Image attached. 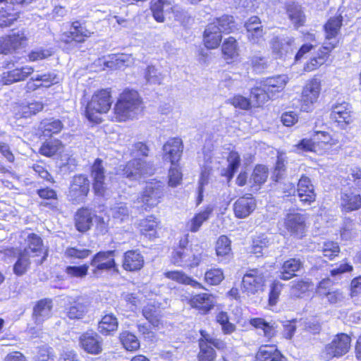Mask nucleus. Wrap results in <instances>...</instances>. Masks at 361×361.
Returning <instances> with one entry per match:
<instances>
[{"instance_id": "774afa93", "label": "nucleus", "mask_w": 361, "mask_h": 361, "mask_svg": "<svg viewBox=\"0 0 361 361\" xmlns=\"http://www.w3.org/2000/svg\"><path fill=\"white\" fill-rule=\"evenodd\" d=\"M283 288V284L279 281H274L270 287L269 295V303L270 305H275Z\"/></svg>"}, {"instance_id": "bf43d9fd", "label": "nucleus", "mask_w": 361, "mask_h": 361, "mask_svg": "<svg viewBox=\"0 0 361 361\" xmlns=\"http://www.w3.org/2000/svg\"><path fill=\"white\" fill-rule=\"evenodd\" d=\"M40 82L43 87H49L59 81L58 75L54 72H48L44 74L35 75V79Z\"/></svg>"}, {"instance_id": "680f3d73", "label": "nucleus", "mask_w": 361, "mask_h": 361, "mask_svg": "<svg viewBox=\"0 0 361 361\" xmlns=\"http://www.w3.org/2000/svg\"><path fill=\"white\" fill-rule=\"evenodd\" d=\"M145 78L147 82L151 84H160L163 80L162 74L154 66L147 67Z\"/></svg>"}, {"instance_id": "e433bc0d", "label": "nucleus", "mask_w": 361, "mask_h": 361, "mask_svg": "<svg viewBox=\"0 0 361 361\" xmlns=\"http://www.w3.org/2000/svg\"><path fill=\"white\" fill-rule=\"evenodd\" d=\"M142 315L154 326H158L162 317V310L158 302H149L142 309Z\"/></svg>"}, {"instance_id": "3c124183", "label": "nucleus", "mask_w": 361, "mask_h": 361, "mask_svg": "<svg viewBox=\"0 0 361 361\" xmlns=\"http://www.w3.org/2000/svg\"><path fill=\"white\" fill-rule=\"evenodd\" d=\"M212 23L217 25L219 31L221 33H228L235 27L233 17L228 15H224L216 18Z\"/></svg>"}, {"instance_id": "c9c22d12", "label": "nucleus", "mask_w": 361, "mask_h": 361, "mask_svg": "<svg viewBox=\"0 0 361 361\" xmlns=\"http://www.w3.org/2000/svg\"><path fill=\"white\" fill-rule=\"evenodd\" d=\"M63 126V125L59 119L47 118L40 122L38 130L41 136L49 137L61 132Z\"/></svg>"}, {"instance_id": "393cba45", "label": "nucleus", "mask_w": 361, "mask_h": 361, "mask_svg": "<svg viewBox=\"0 0 361 361\" xmlns=\"http://www.w3.org/2000/svg\"><path fill=\"white\" fill-rule=\"evenodd\" d=\"M341 207L343 211L350 212L361 208V196L352 191H343L341 193Z\"/></svg>"}, {"instance_id": "de8ad7c7", "label": "nucleus", "mask_w": 361, "mask_h": 361, "mask_svg": "<svg viewBox=\"0 0 361 361\" xmlns=\"http://www.w3.org/2000/svg\"><path fill=\"white\" fill-rule=\"evenodd\" d=\"M18 9L13 11L12 7L6 5L5 8L0 10V27H6L11 26L18 18Z\"/></svg>"}, {"instance_id": "e2e57ef3", "label": "nucleus", "mask_w": 361, "mask_h": 361, "mask_svg": "<svg viewBox=\"0 0 361 361\" xmlns=\"http://www.w3.org/2000/svg\"><path fill=\"white\" fill-rule=\"evenodd\" d=\"M322 251L324 257L333 259L340 252V247L337 243L329 241L324 243Z\"/></svg>"}, {"instance_id": "9b49d317", "label": "nucleus", "mask_w": 361, "mask_h": 361, "mask_svg": "<svg viewBox=\"0 0 361 361\" xmlns=\"http://www.w3.org/2000/svg\"><path fill=\"white\" fill-rule=\"evenodd\" d=\"M115 250L99 252L91 260L90 264L94 267L93 274L98 275L104 271H114L118 272V267L115 262Z\"/></svg>"}, {"instance_id": "dca6fc26", "label": "nucleus", "mask_w": 361, "mask_h": 361, "mask_svg": "<svg viewBox=\"0 0 361 361\" xmlns=\"http://www.w3.org/2000/svg\"><path fill=\"white\" fill-rule=\"evenodd\" d=\"M146 162L140 158H134L125 165H121L118 173L130 180H137L146 173Z\"/></svg>"}, {"instance_id": "09e8293b", "label": "nucleus", "mask_w": 361, "mask_h": 361, "mask_svg": "<svg viewBox=\"0 0 361 361\" xmlns=\"http://www.w3.org/2000/svg\"><path fill=\"white\" fill-rule=\"evenodd\" d=\"M357 228L355 222L350 219L345 218L343 220V226L341 229V236L342 239L348 240L357 236Z\"/></svg>"}, {"instance_id": "37998d69", "label": "nucleus", "mask_w": 361, "mask_h": 361, "mask_svg": "<svg viewBox=\"0 0 361 361\" xmlns=\"http://www.w3.org/2000/svg\"><path fill=\"white\" fill-rule=\"evenodd\" d=\"M158 222L154 216H148L140 221L139 227L142 235L149 236V238L156 236V228Z\"/></svg>"}, {"instance_id": "aec40b11", "label": "nucleus", "mask_w": 361, "mask_h": 361, "mask_svg": "<svg viewBox=\"0 0 361 361\" xmlns=\"http://www.w3.org/2000/svg\"><path fill=\"white\" fill-rule=\"evenodd\" d=\"M297 192L300 201L304 205H310L315 200L316 194L314 186L310 178L306 176H302L298 180Z\"/></svg>"}, {"instance_id": "4d7b16f0", "label": "nucleus", "mask_w": 361, "mask_h": 361, "mask_svg": "<svg viewBox=\"0 0 361 361\" xmlns=\"http://www.w3.org/2000/svg\"><path fill=\"white\" fill-rule=\"evenodd\" d=\"M224 279L223 271L219 268L210 269L204 274L205 282L211 286L219 285Z\"/></svg>"}, {"instance_id": "0e129e2a", "label": "nucleus", "mask_w": 361, "mask_h": 361, "mask_svg": "<svg viewBox=\"0 0 361 361\" xmlns=\"http://www.w3.org/2000/svg\"><path fill=\"white\" fill-rule=\"evenodd\" d=\"M88 269L89 266L87 264L68 266L65 271L71 277L83 278L87 274Z\"/></svg>"}, {"instance_id": "f03ea898", "label": "nucleus", "mask_w": 361, "mask_h": 361, "mask_svg": "<svg viewBox=\"0 0 361 361\" xmlns=\"http://www.w3.org/2000/svg\"><path fill=\"white\" fill-rule=\"evenodd\" d=\"M111 100L110 92L106 90H102L95 93L85 108L87 118L92 122L97 123L100 119L98 114L106 113L111 106Z\"/></svg>"}, {"instance_id": "2f4dec72", "label": "nucleus", "mask_w": 361, "mask_h": 361, "mask_svg": "<svg viewBox=\"0 0 361 361\" xmlns=\"http://www.w3.org/2000/svg\"><path fill=\"white\" fill-rule=\"evenodd\" d=\"M256 361H287L274 345H262L257 355Z\"/></svg>"}, {"instance_id": "423d86ee", "label": "nucleus", "mask_w": 361, "mask_h": 361, "mask_svg": "<svg viewBox=\"0 0 361 361\" xmlns=\"http://www.w3.org/2000/svg\"><path fill=\"white\" fill-rule=\"evenodd\" d=\"M208 255L204 252L195 254L191 248H176L171 255L173 264L180 267H195L207 261Z\"/></svg>"}, {"instance_id": "a878e982", "label": "nucleus", "mask_w": 361, "mask_h": 361, "mask_svg": "<svg viewBox=\"0 0 361 361\" xmlns=\"http://www.w3.org/2000/svg\"><path fill=\"white\" fill-rule=\"evenodd\" d=\"M118 328L117 317L113 313H106L99 322L97 330L103 336H112Z\"/></svg>"}, {"instance_id": "f257e3e1", "label": "nucleus", "mask_w": 361, "mask_h": 361, "mask_svg": "<svg viewBox=\"0 0 361 361\" xmlns=\"http://www.w3.org/2000/svg\"><path fill=\"white\" fill-rule=\"evenodd\" d=\"M142 102L138 92L133 90H125L114 107L116 118L118 121L133 118L142 112Z\"/></svg>"}, {"instance_id": "6e6d98bb", "label": "nucleus", "mask_w": 361, "mask_h": 361, "mask_svg": "<svg viewBox=\"0 0 361 361\" xmlns=\"http://www.w3.org/2000/svg\"><path fill=\"white\" fill-rule=\"evenodd\" d=\"M199 361H214L216 353L214 348L203 340H199Z\"/></svg>"}, {"instance_id": "f704fd0d", "label": "nucleus", "mask_w": 361, "mask_h": 361, "mask_svg": "<svg viewBox=\"0 0 361 361\" xmlns=\"http://www.w3.org/2000/svg\"><path fill=\"white\" fill-rule=\"evenodd\" d=\"M288 81V77L286 75H278L266 78L262 85L274 97L276 93L281 92L285 88Z\"/></svg>"}, {"instance_id": "5fc2aeb1", "label": "nucleus", "mask_w": 361, "mask_h": 361, "mask_svg": "<svg viewBox=\"0 0 361 361\" xmlns=\"http://www.w3.org/2000/svg\"><path fill=\"white\" fill-rule=\"evenodd\" d=\"M268 177V171L265 166L257 165L253 170L250 182L257 186L264 183Z\"/></svg>"}, {"instance_id": "603ef678", "label": "nucleus", "mask_w": 361, "mask_h": 361, "mask_svg": "<svg viewBox=\"0 0 361 361\" xmlns=\"http://www.w3.org/2000/svg\"><path fill=\"white\" fill-rule=\"evenodd\" d=\"M231 252V240L226 235H221L216 243V253L219 257H226Z\"/></svg>"}, {"instance_id": "9d476101", "label": "nucleus", "mask_w": 361, "mask_h": 361, "mask_svg": "<svg viewBox=\"0 0 361 361\" xmlns=\"http://www.w3.org/2000/svg\"><path fill=\"white\" fill-rule=\"evenodd\" d=\"M90 177L92 179V188L97 196L103 197L107 189V177L103 166V161L97 158L91 166Z\"/></svg>"}, {"instance_id": "412c9836", "label": "nucleus", "mask_w": 361, "mask_h": 361, "mask_svg": "<svg viewBox=\"0 0 361 361\" xmlns=\"http://www.w3.org/2000/svg\"><path fill=\"white\" fill-rule=\"evenodd\" d=\"M34 72V68L30 66L16 68L3 73L1 82L4 85H9L14 82L25 80Z\"/></svg>"}, {"instance_id": "6ab92c4d", "label": "nucleus", "mask_w": 361, "mask_h": 361, "mask_svg": "<svg viewBox=\"0 0 361 361\" xmlns=\"http://www.w3.org/2000/svg\"><path fill=\"white\" fill-rule=\"evenodd\" d=\"M53 302L49 298H44L36 302L33 307L32 319L37 325L49 319L52 315Z\"/></svg>"}, {"instance_id": "b1692460", "label": "nucleus", "mask_w": 361, "mask_h": 361, "mask_svg": "<svg viewBox=\"0 0 361 361\" xmlns=\"http://www.w3.org/2000/svg\"><path fill=\"white\" fill-rule=\"evenodd\" d=\"M95 214L87 208L78 209L75 216V226L76 229L81 233H85L90 229Z\"/></svg>"}, {"instance_id": "a211bd4d", "label": "nucleus", "mask_w": 361, "mask_h": 361, "mask_svg": "<svg viewBox=\"0 0 361 361\" xmlns=\"http://www.w3.org/2000/svg\"><path fill=\"white\" fill-rule=\"evenodd\" d=\"M270 44L276 56L282 58L293 52L294 39L290 36H276L271 39Z\"/></svg>"}, {"instance_id": "72a5a7b5", "label": "nucleus", "mask_w": 361, "mask_h": 361, "mask_svg": "<svg viewBox=\"0 0 361 361\" xmlns=\"http://www.w3.org/2000/svg\"><path fill=\"white\" fill-rule=\"evenodd\" d=\"M144 264V259L142 255L135 250L127 251L124 254L123 267L130 271L140 269Z\"/></svg>"}, {"instance_id": "4be33fe9", "label": "nucleus", "mask_w": 361, "mask_h": 361, "mask_svg": "<svg viewBox=\"0 0 361 361\" xmlns=\"http://www.w3.org/2000/svg\"><path fill=\"white\" fill-rule=\"evenodd\" d=\"M256 208V202L252 195L239 197L233 204V210L237 218L248 216Z\"/></svg>"}, {"instance_id": "c03bdc74", "label": "nucleus", "mask_w": 361, "mask_h": 361, "mask_svg": "<svg viewBox=\"0 0 361 361\" xmlns=\"http://www.w3.org/2000/svg\"><path fill=\"white\" fill-rule=\"evenodd\" d=\"M227 160L228 166L226 169L223 170L221 174L226 176L228 180H230L233 178L234 174L240 166V155L237 152L232 151L229 153Z\"/></svg>"}, {"instance_id": "cd10ccee", "label": "nucleus", "mask_w": 361, "mask_h": 361, "mask_svg": "<svg viewBox=\"0 0 361 361\" xmlns=\"http://www.w3.org/2000/svg\"><path fill=\"white\" fill-rule=\"evenodd\" d=\"M189 304L192 308L199 310L202 314H207L214 305L212 295L207 293L192 296L189 300Z\"/></svg>"}, {"instance_id": "13d9d810", "label": "nucleus", "mask_w": 361, "mask_h": 361, "mask_svg": "<svg viewBox=\"0 0 361 361\" xmlns=\"http://www.w3.org/2000/svg\"><path fill=\"white\" fill-rule=\"evenodd\" d=\"M30 255L22 252L19 255L18 260L13 266V272L18 276L23 275L27 270L30 262Z\"/></svg>"}, {"instance_id": "1a4fd4ad", "label": "nucleus", "mask_w": 361, "mask_h": 361, "mask_svg": "<svg viewBox=\"0 0 361 361\" xmlns=\"http://www.w3.org/2000/svg\"><path fill=\"white\" fill-rule=\"evenodd\" d=\"M343 16L339 14L330 18L324 25L325 41L324 49L325 54H329L338 44V35L342 25Z\"/></svg>"}, {"instance_id": "5701e85b", "label": "nucleus", "mask_w": 361, "mask_h": 361, "mask_svg": "<svg viewBox=\"0 0 361 361\" xmlns=\"http://www.w3.org/2000/svg\"><path fill=\"white\" fill-rule=\"evenodd\" d=\"M150 9L153 17L157 22H164V16L170 9H173V12L176 13L175 15L176 19L178 20H180V18L178 16L179 11L175 8H173L171 6V4L169 3L166 0H152L151 2Z\"/></svg>"}, {"instance_id": "4c0bfd02", "label": "nucleus", "mask_w": 361, "mask_h": 361, "mask_svg": "<svg viewBox=\"0 0 361 361\" xmlns=\"http://www.w3.org/2000/svg\"><path fill=\"white\" fill-rule=\"evenodd\" d=\"M166 278L173 280L177 283L190 285L195 288H202L203 286L201 283L193 279L192 278L186 275L182 271H170L164 274Z\"/></svg>"}, {"instance_id": "bb28decb", "label": "nucleus", "mask_w": 361, "mask_h": 361, "mask_svg": "<svg viewBox=\"0 0 361 361\" xmlns=\"http://www.w3.org/2000/svg\"><path fill=\"white\" fill-rule=\"evenodd\" d=\"M88 312V304L82 298L71 302L68 307L65 308L66 315L70 319H80Z\"/></svg>"}, {"instance_id": "338daca9", "label": "nucleus", "mask_w": 361, "mask_h": 361, "mask_svg": "<svg viewBox=\"0 0 361 361\" xmlns=\"http://www.w3.org/2000/svg\"><path fill=\"white\" fill-rule=\"evenodd\" d=\"M182 180V173L178 168V164L171 165L169 171V185L171 187H176Z\"/></svg>"}, {"instance_id": "2eb2a0df", "label": "nucleus", "mask_w": 361, "mask_h": 361, "mask_svg": "<svg viewBox=\"0 0 361 361\" xmlns=\"http://www.w3.org/2000/svg\"><path fill=\"white\" fill-rule=\"evenodd\" d=\"M330 118L337 123L341 128H345L353 121L351 106L348 103H337L332 106Z\"/></svg>"}, {"instance_id": "0eeeda50", "label": "nucleus", "mask_w": 361, "mask_h": 361, "mask_svg": "<svg viewBox=\"0 0 361 361\" xmlns=\"http://www.w3.org/2000/svg\"><path fill=\"white\" fill-rule=\"evenodd\" d=\"M350 337L346 334H338L322 351V356L326 360L339 357L346 354L350 348Z\"/></svg>"}, {"instance_id": "a19ab883", "label": "nucleus", "mask_w": 361, "mask_h": 361, "mask_svg": "<svg viewBox=\"0 0 361 361\" xmlns=\"http://www.w3.org/2000/svg\"><path fill=\"white\" fill-rule=\"evenodd\" d=\"M272 97L273 96L269 91L265 90V87L263 85L259 87H255L251 90L250 100L254 106L263 105L267 101Z\"/></svg>"}, {"instance_id": "7ed1b4c3", "label": "nucleus", "mask_w": 361, "mask_h": 361, "mask_svg": "<svg viewBox=\"0 0 361 361\" xmlns=\"http://www.w3.org/2000/svg\"><path fill=\"white\" fill-rule=\"evenodd\" d=\"M268 271L264 267L249 269L242 279V290L247 295H255L263 290Z\"/></svg>"}, {"instance_id": "c756f323", "label": "nucleus", "mask_w": 361, "mask_h": 361, "mask_svg": "<svg viewBox=\"0 0 361 361\" xmlns=\"http://www.w3.org/2000/svg\"><path fill=\"white\" fill-rule=\"evenodd\" d=\"M303 267V263L300 259L290 258L282 264L278 277L284 281H288L295 276V272L300 271Z\"/></svg>"}, {"instance_id": "58836bf2", "label": "nucleus", "mask_w": 361, "mask_h": 361, "mask_svg": "<svg viewBox=\"0 0 361 361\" xmlns=\"http://www.w3.org/2000/svg\"><path fill=\"white\" fill-rule=\"evenodd\" d=\"M213 207L208 205L202 212L197 214L187 223L186 227L191 232H197L202 224L207 221L213 212Z\"/></svg>"}, {"instance_id": "49530a36", "label": "nucleus", "mask_w": 361, "mask_h": 361, "mask_svg": "<svg viewBox=\"0 0 361 361\" xmlns=\"http://www.w3.org/2000/svg\"><path fill=\"white\" fill-rule=\"evenodd\" d=\"M250 324L257 329L262 330L264 337L268 339L276 335V330L274 324L267 322L262 318H254L250 320Z\"/></svg>"}, {"instance_id": "4468645a", "label": "nucleus", "mask_w": 361, "mask_h": 361, "mask_svg": "<svg viewBox=\"0 0 361 361\" xmlns=\"http://www.w3.org/2000/svg\"><path fill=\"white\" fill-rule=\"evenodd\" d=\"M183 150V141L179 137L169 138L163 146V159L175 166L180 161Z\"/></svg>"}, {"instance_id": "69168bd1", "label": "nucleus", "mask_w": 361, "mask_h": 361, "mask_svg": "<svg viewBox=\"0 0 361 361\" xmlns=\"http://www.w3.org/2000/svg\"><path fill=\"white\" fill-rule=\"evenodd\" d=\"M149 147L145 143L142 142H137L133 145L132 149H130V154L135 158H138L142 156L146 157L149 155Z\"/></svg>"}, {"instance_id": "6e6552de", "label": "nucleus", "mask_w": 361, "mask_h": 361, "mask_svg": "<svg viewBox=\"0 0 361 361\" xmlns=\"http://www.w3.org/2000/svg\"><path fill=\"white\" fill-rule=\"evenodd\" d=\"M307 215L301 213H288L283 219V226L293 238L302 239L307 231Z\"/></svg>"}, {"instance_id": "ddd939ff", "label": "nucleus", "mask_w": 361, "mask_h": 361, "mask_svg": "<svg viewBox=\"0 0 361 361\" xmlns=\"http://www.w3.org/2000/svg\"><path fill=\"white\" fill-rule=\"evenodd\" d=\"M91 32L79 21L72 23L70 30L61 34L60 40L66 44H77L85 42L90 37Z\"/></svg>"}, {"instance_id": "ea45409f", "label": "nucleus", "mask_w": 361, "mask_h": 361, "mask_svg": "<svg viewBox=\"0 0 361 361\" xmlns=\"http://www.w3.org/2000/svg\"><path fill=\"white\" fill-rule=\"evenodd\" d=\"M63 151V145L59 140H50L44 142L40 147L39 152L42 155L51 157Z\"/></svg>"}, {"instance_id": "7c9ffc66", "label": "nucleus", "mask_w": 361, "mask_h": 361, "mask_svg": "<svg viewBox=\"0 0 361 361\" xmlns=\"http://www.w3.org/2000/svg\"><path fill=\"white\" fill-rule=\"evenodd\" d=\"M25 40V37L23 34L2 37L0 38V51L4 54L11 53L20 47Z\"/></svg>"}, {"instance_id": "864d4df0", "label": "nucleus", "mask_w": 361, "mask_h": 361, "mask_svg": "<svg viewBox=\"0 0 361 361\" xmlns=\"http://www.w3.org/2000/svg\"><path fill=\"white\" fill-rule=\"evenodd\" d=\"M92 251L89 249L78 247H68L64 252V256L70 259H83L87 258Z\"/></svg>"}, {"instance_id": "79ce46f5", "label": "nucleus", "mask_w": 361, "mask_h": 361, "mask_svg": "<svg viewBox=\"0 0 361 361\" xmlns=\"http://www.w3.org/2000/svg\"><path fill=\"white\" fill-rule=\"evenodd\" d=\"M287 13L295 27L301 26L305 23V16L300 5L291 2L287 5Z\"/></svg>"}, {"instance_id": "39448f33", "label": "nucleus", "mask_w": 361, "mask_h": 361, "mask_svg": "<svg viewBox=\"0 0 361 361\" xmlns=\"http://www.w3.org/2000/svg\"><path fill=\"white\" fill-rule=\"evenodd\" d=\"M90 192V180L85 175L74 176L71 180L67 198L74 204L84 203Z\"/></svg>"}, {"instance_id": "a18cd8bd", "label": "nucleus", "mask_w": 361, "mask_h": 361, "mask_svg": "<svg viewBox=\"0 0 361 361\" xmlns=\"http://www.w3.org/2000/svg\"><path fill=\"white\" fill-rule=\"evenodd\" d=\"M119 340L128 351H135L140 348V341L135 335L128 331H123L119 335Z\"/></svg>"}, {"instance_id": "20e7f679", "label": "nucleus", "mask_w": 361, "mask_h": 361, "mask_svg": "<svg viewBox=\"0 0 361 361\" xmlns=\"http://www.w3.org/2000/svg\"><path fill=\"white\" fill-rule=\"evenodd\" d=\"M164 195V184L161 181L153 180L147 182L137 197L138 203H142L144 210L153 208L158 205Z\"/></svg>"}, {"instance_id": "f3484780", "label": "nucleus", "mask_w": 361, "mask_h": 361, "mask_svg": "<svg viewBox=\"0 0 361 361\" xmlns=\"http://www.w3.org/2000/svg\"><path fill=\"white\" fill-rule=\"evenodd\" d=\"M82 348L88 353L97 355L102 351V338L96 332L88 331L79 338Z\"/></svg>"}, {"instance_id": "8fccbe9b", "label": "nucleus", "mask_w": 361, "mask_h": 361, "mask_svg": "<svg viewBox=\"0 0 361 361\" xmlns=\"http://www.w3.org/2000/svg\"><path fill=\"white\" fill-rule=\"evenodd\" d=\"M111 211L113 218L117 222H123L129 219L130 209L126 203L116 204Z\"/></svg>"}, {"instance_id": "f8f14e48", "label": "nucleus", "mask_w": 361, "mask_h": 361, "mask_svg": "<svg viewBox=\"0 0 361 361\" xmlns=\"http://www.w3.org/2000/svg\"><path fill=\"white\" fill-rule=\"evenodd\" d=\"M320 82L317 79L310 80L304 87L301 96V110L308 112L317 102L320 93Z\"/></svg>"}, {"instance_id": "473e14b6", "label": "nucleus", "mask_w": 361, "mask_h": 361, "mask_svg": "<svg viewBox=\"0 0 361 361\" xmlns=\"http://www.w3.org/2000/svg\"><path fill=\"white\" fill-rule=\"evenodd\" d=\"M221 32L219 31L217 25L209 23L204 32V43L208 49H215L221 42Z\"/></svg>"}, {"instance_id": "c85d7f7f", "label": "nucleus", "mask_w": 361, "mask_h": 361, "mask_svg": "<svg viewBox=\"0 0 361 361\" xmlns=\"http://www.w3.org/2000/svg\"><path fill=\"white\" fill-rule=\"evenodd\" d=\"M25 244L23 252L30 256H38L42 253V240L35 233H25Z\"/></svg>"}, {"instance_id": "052dcab7", "label": "nucleus", "mask_w": 361, "mask_h": 361, "mask_svg": "<svg viewBox=\"0 0 361 361\" xmlns=\"http://www.w3.org/2000/svg\"><path fill=\"white\" fill-rule=\"evenodd\" d=\"M222 52L230 59H233L237 54V44L234 37H229L224 40L222 44Z\"/></svg>"}]
</instances>
